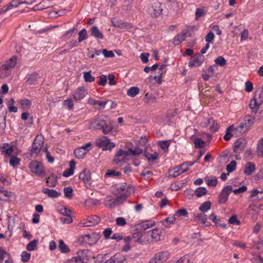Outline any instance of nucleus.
<instances>
[{
  "label": "nucleus",
  "instance_id": "nucleus-42",
  "mask_svg": "<svg viewBox=\"0 0 263 263\" xmlns=\"http://www.w3.org/2000/svg\"><path fill=\"white\" fill-rule=\"evenodd\" d=\"M59 248L60 251L64 253H66L69 252L70 250L68 246L64 243L63 240L59 241Z\"/></svg>",
  "mask_w": 263,
  "mask_h": 263
},
{
  "label": "nucleus",
  "instance_id": "nucleus-17",
  "mask_svg": "<svg viewBox=\"0 0 263 263\" xmlns=\"http://www.w3.org/2000/svg\"><path fill=\"white\" fill-rule=\"evenodd\" d=\"M87 94V90L84 87H79L73 94V98L76 101H79L84 98Z\"/></svg>",
  "mask_w": 263,
  "mask_h": 263
},
{
  "label": "nucleus",
  "instance_id": "nucleus-36",
  "mask_svg": "<svg viewBox=\"0 0 263 263\" xmlns=\"http://www.w3.org/2000/svg\"><path fill=\"white\" fill-rule=\"evenodd\" d=\"M14 100L13 98H11L8 102L7 106L8 110L10 112H16L17 108L14 106Z\"/></svg>",
  "mask_w": 263,
  "mask_h": 263
},
{
  "label": "nucleus",
  "instance_id": "nucleus-18",
  "mask_svg": "<svg viewBox=\"0 0 263 263\" xmlns=\"http://www.w3.org/2000/svg\"><path fill=\"white\" fill-rule=\"evenodd\" d=\"M88 250H80L77 253V256H75L80 263H86L88 260L87 253Z\"/></svg>",
  "mask_w": 263,
  "mask_h": 263
},
{
  "label": "nucleus",
  "instance_id": "nucleus-14",
  "mask_svg": "<svg viewBox=\"0 0 263 263\" xmlns=\"http://www.w3.org/2000/svg\"><path fill=\"white\" fill-rule=\"evenodd\" d=\"M204 61V56L200 54H195L189 63L190 67H198Z\"/></svg>",
  "mask_w": 263,
  "mask_h": 263
},
{
  "label": "nucleus",
  "instance_id": "nucleus-45",
  "mask_svg": "<svg viewBox=\"0 0 263 263\" xmlns=\"http://www.w3.org/2000/svg\"><path fill=\"white\" fill-rule=\"evenodd\" d=\"M65 197L68 199H71L73 197V190L71 187H65L63 190Z\"/></svg>",
  "mask_w": 263,
  "mask_h": 263
},
{
  "label": "nucleus",
  "instance_id": "nucleus-55",
  "mask_svg": "<svg viewBox=\"0 0 263 263\" xmlns=\"http://www.w3.org/2000/svg\"><path fill=\"white\" fill-rule=\"evenodd\" d=\"M10 258L9 254L6 251L0 247V260L3 261L5 259Z\"/></svg>",
  "mask_w": 263,
  "mask_h": 263
},
{
  "label": "nucleus",
  "instance_id": "nucleus-12",
  "mask_svg": "<svg viewBox=\"0 0 263 263\" xmlns=\"http://www.w3.org/2000/svg\"><path fill=\"white\" fill-rule=\"evenodd\" d=\"M247 145V141L245 139H238L234 144V153L239 154L242 152Z\"/></svg>",
  "mask_w": 263,
  "mask_h": 263
},
{
  "label": "nucleus",
  "instance_id": "nucleus-54",
  "mask_svg": "<svg viewBox=\"0 0 263 263\" xmlns=\"http://www.w3.org/2000/svg\"><path fill=\"white\" fill-rule=\"evenodd\" d=\"M236 162L234 160L232 161L227 165L226 170L228 173H232L236 169Z\"/></svg>",
  "mask_w": 263,
  "mask_h": 263
},
{
  "label": "nucleus",
  "instance_id": "nucleus-53",
  "mask_svg": "<svg viewBox=\"0 0 263 263\" xmlns=\"http://www.w3.org/2000/svg\"><path fill=\"white\" fill-rule=\"evenodd\" d=\"M20 162V159L18 158L16 156H11L10 159V164L15 167L17 166Z\"/></svg>",
  "mask_w": 263,
  "mask_h": 263
},
{
  "label": "nucleus",
  "instance_id": "nucleus-40",
  "mask_svg": "<svg viewBox=\"0 0 263 263\" xmlns=\"http://www.w3.org/2000/svg\"><path fill=\"white\" fill-rule=\"evenodd\" d=\"M211 206V203L210 201H208L202 203L199 208V210L202 212L204 213L207 212L210 209Z\"/></svg>",
  "mask_w": 263,
  "mask_h": 263
},
{
  "label": "nucleus",
  "instance_id": "nucleus-47",
  "mask_svg": "<svg viewBox=\"0 0 263 263\" xmlns=\"http://www.w3.org/2000/svg\"><path fill=\"white\" fill-rule=\"evenodd\" d=\"M20 103L22 107L24 109H27L29 108L31 105V101L27 99L21 100L20 101Z\"/></svg>",
  "mask_w": 263,
  "mask_h": 263
},
{
  "label": "nucleus",
  "instance_id": "nucleus-16",
  "mask_svg": "<svg viewBox=\"0 0 263 263\" xmlns=\"http://www.w3.org/2000/svg\"><path fill=\"white\" fill-rule=\"evenodd\" d=\"M100 221V218L97 215L89 216L87 220L84 222H81V224L83 227H91L98 224Z\"/></svg>",
  "mask_w": 263,
  "mask_h": 263
},
{
  "label": "nucleus",
  "instance_id": "nucleus-35",
  "mask_svg": "<svg viewBox=\"0 0 263 263\" xmlns=\"http://www.w3.org/2000/svg\"><path fill=\"white\" fill-rule=\"evenodd\" d=\"M86 153V151L81 147H78L74 151L75 156L78 159L83 158Z\"/></svg>",
  "mask_w": 263,
  "mask_h": 263
},
{
  "label": "nucleus",
  "instance_id": "nucleus-34",
  "mask_svg": "<svg viewBox=\"0 0 263 263\" xmlns=\"http://www.w3.org/2000/svg\"><path fill=\"white\" fill-rule=\"evenodd\" d=\"M175 220L176 217L175 215L170 216L164 220L162 221L161 222L165 227H168L169 224L173 223Z\"/></svg>",
  "mask_w": 263,
  "mask_h": 263
},
{
  "label": "nucleus",
  "instance_id": "nucleus-22",
  "mask_svg": "<svg viewBox=\"0 0 263 263\" xmlns=\"http://www.w3.org/2000/svg\"><path fill=\"white\" fill-rule=\"evenodd\" d=\"M88 103L93 105L96 108L99 109L105 107L107 101H100L89 98L88 100Z\"/></svg>",
  "mask_w": 263,
  "mask_h": 263
},
{
  "label": "nucleus",
  "instance_id": "nucleus-3",
  "mask_svg": "<svg viewBox=\"0 0 263 263\" xmlns=\"http://www.w3.org/2000/svg\"><path fill=\"white\" fill-rule=\"evenodd\" d=\"M92 128L101 130L104 134H107L112 129L111 125L107 124L106 121L102 118H98L91 122Z\"/></svg>",
  "mask_w": 263,
  "mask_h": 263
},
{
  "label": "nucleus",
  "instance_id": "nucleus-32",
  "mask_svg": "<svg viewBox=\"0 0 263 263\" xmlns=\"http://www.w3.org/2000/svg\"><path fill=\"white\" fill-rule=\"evenodd\" d=\"M16 56H12L7 61H6L5 65L12 70V69L14 68L16 64Z\"/></svg>",
  "mask_w": 263,
  "mask_h": 263
},
{
  "label": "nucleus",
  "instance_id": "nucleus-11",
  "mask_svg": "<svg viewBox=\"0 0 263 263\" xmlns=\"http://www.w3.org/2000/svg\"><path fill=\"white\" fill-rule=\"evenodd\" d=\"M232 190L231 185H227L222 190L219 195V203L220 204L225 203L228 199V197Z\"/></svg>",
  "mask_w": 263,
  "mask_h": 263
},
{
  "label": "nucleus",
  "instance_id": "nucleus-39",
  "mask_svg": "<svg viewBox=\"0 0 263 263\" xmlns=\"http://www.w3.org/2000/svg\"><path fill=\"white\" fill-rule=\"evenodd\" d=\"M170 140H163L158 142V145L164 152L168 150L170 145Z\"/></svg>",
  "mask_w": 263,
  "mask_h": 263
},
{
  "label": "nucleus",
  "instance_id": "nucleus-46",
  "mask_svg": "<svg viewBox=\"0 0 263 263\" xmlns=\"http://www.w3.org/2000/svg\"><path fill=\"white\" fill-rule=\"evenodd\" d=\"M83 78L86 82H92L95 81V78L91 74V71L84 72L83 73Z\"/></svg>",
  "mask_w": 263,
  "mask_h": 263
},
{
  "label": "nucleus",
  "instance_id": "nucleus-20",
  "mask_svg": "<svg viewBox=\"0 0 263 263\" xmlns=\"http://www.w3.org/2000/svg\"><path fill=\"white\" fill-rule=\"evenodd\" d=\"M145 237H147V236H144V233L142 234V232L138 231L133 233L132 239L135 242L143 244L145 243Z\"/></svg>",
  "mask_w": 263,
  "mask_h": 263
},
{
  "label": "nucleus",
  "instance_id": "nucleus-27",
  "mask_svg": "<svg viewBox=\"0 0 263 263\" xmlns=\"http://www.w3.org/2000/svg\"><path fill=\"white\" fill-rule=\"evenodd\" d=\"M11 72V70L4 64L0 68V78H6L10 74Z\"/></svg>",
  "mask_w": 263,
  "mask_h": 263
},
{
  "label": "nucleus",
  "instance_id": "nucleus-38",
  "mask_svg": "<svg viewBox=\"0 0 263 263\" xmlns=\"http://www.w3.org/2000/svg\"><path fill=\"white\" fill-rule=\"evenodd\" d=\"M207 190L204 187H199L195 191V195L197 197H200L206 194Z\"/></svg>",
  "mask_w": 263,
  "mask_h": 263
},
{
  "label": "nucleus",
  "instance_id": "nucleus-56",
  "mask_svg": "<svg viewBox=\"0 0 263 263\" xmlns=\"http://www.w3.org/2000/svg\"><path fill=\"white\" fill-rule=\"evenodd\" d=\"M129 151L130 154L134 156H139L143 153L142 149L139 147H136L134 149L130 147L129 148Z\"/></svg>",
  "mask_w": 263,
  "mask_h": 263
},
{
  "label": "nucleus",
  "instance_id": "nucleus-50",
  "mask_svg": "<svg viewBox=\"0 0 263 263\" xmlns=\"http://www.w3.org/2000/svg\"><path fill=\"white\" fill-rule=\"evenodd\" d=\"M87 37V31L85 29H83L79 32L78 43L82 42Z\"/></svg>",
  "mask_w": 263,
  "mask_h": 263
},
{
  "label": "nucleus",
  "instance_id": "nucleus-64",
  "mask_svg": "<svg viewBox=\"0 0 263 263\" xmlns=\"http://www.w3.org/2000/svg\"><path fill=\"white\" fill-rule=\"evenodd\" d=\"M214 34L212 31H210L205 36V40L207 43L212 42L214 40Z\"/></svg>",
  "mask_w": 263,
  "mask_h": 263
},
{
  "label": "nucleus",
  "instance_id": "nucleus-13",
  "mask_svg": "<svg viewBox=\"0 0 263 263\" xmlns=\"http://www.w3.org/2000/svg\"><path fill=\"white\" fill-rule=\"evenodd\" d=\"M104 263H126V258L121 253H116L109 259L106 260Z\"/></svg>",
  "mask_w": 263,
  "mask_h": 263
},
{
  "label": "nucleus",
  "instance_id": "nucleus-37",
  "mask_svg": "<svg viewBox=\"0 0 263 263\" xmlns=\"http://www.w3.org/2000/svg\"><path fill=\"white\" fill-rule=\"evenodd\" d=\"M260 104L257 102L256 99L253 98L250 101V107L252 110L253 112H256Z\"/></svg>",
  "mask_w": 263,
  "mask_h": 263
},
{
  "label": "nucleus",
  "instance_id": "nucleus-59",
  "mask_svg": "<svg viewBox=\"0 0 263 263\" xmlns=\"http://www.w3.org/2000/svg\"><path fill=\"white\" fill-rule=\"evenodd\" d=\"M174 215L175 217L186 216L187 215V212L185 209H181L177 210Z\"/></svg>",
  "mask_w": 263,
  "mask_h": 263
},
{
  "label": "nucleus",
  "instance_id": "nucleus-5",
  "mask_svg": "<svg viewBox=\"0 0 263 263\" xmlns=\"http://www.w3.org/2000/svg\"><path fill=\"white\" fill-rule=\"evenodd\" d=\"M170 253L167 251L158 252L154 255L148 261V263H164L168 258Z\"/></svg>",
  "mask_w": 263,
  "mask_h": 263
},
{
  "label": "nucleus",
  "instance_id": "nucleus-7",
  "mask_svg": "<svg viewBox=\"0 0 263 263\" xmlns=\"http://www.w3.org/2000/svg\"><path fill=\"white\" fill-rule=\"evenodd\" d=\"M43 141L39 139L37 136L34 140L33 144L30 149V155L32 157H35L41 152L43 147Z\"/></svg>",
  "mask_w": 263,
  "mask_h": 263
},
{
  "label": "nucleus",
  "instance_id": "nucleus-1",
  "mask_svg": "<svg viewBox=\"0 0 263 263\" xmlns=\"http://www.w3.org/2000/svg\"><path fill=\"white\" fill-rule=\"evenodd\" d=\"M135 191L134 187L125 183L117 187L116 197L107 196L104 199V204L105 206L112 209L123 203L126 201L128 196Z\"/></svg>",
  "mask_w": 263,
  "mask_h": 263
},
{
  "label": "nucleus",
  "instance_id": "nucleus-21",
  "mask_svg": "<svg viewBox=\"0 0 263 263\" xmlns=\"http://www.w3.org/2000/svg\"><path fill=\"white\" fill-rule=\"evenodd\" d=\"M111 24L114 27H118L122 29H127L128 28V24L120 20L113 18L111 20Z\"/></svg>",
  "mask_w": 263,
  "mask_h": 263
},
{
  "label": "nucleus",
  "instance_id": "nucleus-49",
  "mask_svg": "<svg viewBox=\"0 0 263 263\" xmlns=\"http://www.w3.org/2000/svg\"><path fill=\"white\" fill-rule=\"evenodd\" d=\"M144 155L149 162H153L158 159L159 154L157 153L150 154L148 153H145Z\"/></svg>",
  "mask_w": 263,
  "mask_h": 263
},
{
  "label": "nucleus",
  "instance_id": "nucleus-29",
  "mask_svg": "<svg viewBox=\"0 0 263 263\" xmlns=\"http://www.w3.org/2000/svg\"><path fill=\"white\" fill-rule=\"evenodd\" d=\"M207 125L209 126L210 130L215 133L218 130L219 126L216 121L212 118L208 119L207 121Z\"/></svg>",
  "mask_w": 263,
  "mask_h": 263
},
{
  "label": "nucleus",
  "instance_id": "nucleus-58",
  "mask_svg": "<svg viewBox=\"0 0 263 263\" xmlns=\"http://www.w3.org/2000/svg\"><path fill=\"white\" fill-rule=\"evenodd\" d=\"M215 62L217 65L220 66H223L226 64V61L224 58L222 56H219L216 59Z\"/></svg>",
  "mask_w": 263,
  "mask_h": 263
},
{
  "label": "nucleus",
  "instance_id": "nucleus-33",
  "mask_svg": "<svg viewBox=\"0 0 263 263\" xmlns=\"http://www.w3.org/2000/svg\"><path fill=\"white\" fill-rule=\"evenodd\" d=\"M204 180L209 186H215L217 184V179L216 177L206 176L204 178Z\"/></svg>",
  "mask_w": 263,
  "mask_h": 263
},
{
  "label": "nucleus",
  "instance_id": "nucleus-8",
  "mask_svg": "<svg viewBox=\"0 0 263 263\" xmlns=\"http://www.w3.org/2000/svg\"><path fill=\"white\" fill-rule=\"evenodd\" d=\"M147 11L152 16H159L162 12V9L161 8V3L157 1L155 2L151 7L147 8Z\"/></svg>",
  "mask_w": 263,
  "mask_h": 263
},
{
  "label": "nucleus",
  "instance_id": "nucleus-4",
  "mask_svg": "<svg viewBox=\"0 0 263 263\" xmlns=\"http://www.w3.org/2000/svg\"><path fill=\"white\" fill-rule=\"evenodd\" d=\"M31 172L36 176L42 177L45 174L44 167L43 164L38 161H32L29 165Z\"/></svg>",
  "mask_w": 263,
  "mask_h": 263
},
{
  "label": "nucleus",
  "instance_id": "nucleus-57",
  "mask_svg": "<svg viewBox=\"0 0 263 263\" xmlns=\"http://www.w3.org/2000/svg\"><path fill=\"white\" fill-rule=\"evenodd\" d=\"M194 143L196 148H202L204 145V142L200 138H196Z\"/></svg>",
  "mask_w": 263,
  "mask_h": 263
},
{
  "label": "nucleus",
  "instance_id": "nucleus-30",
  "mask_svg": "<svg viewBox=\"0 0 263 263\" xmlns=\"http://www.w3.org/2000/svg\"><path fill=\"white\" fill-rule=\"evenodd\" d=\"M90 178V172L87 169H84L79 175V178L84 183L88 182Z\"/></svg>",
  "mask_w": 263,
  "mask_h": 263
},
{
  "label": "nucleus",
  "instance_id": "nucleus-63",
  "mask_svg": "<svg viewBox=\"0 0 263 263\" xmlns=\"http://www.w3.org/2000/svg\"><path fill=\"white\" fill-rule=\"evenodd\" d=\"M100 81L98 82V84L101 86H105L107 83V77L104 74H101L99 77Z\"/></svg>",
  "mask_w": 263,
  "mask_h": 263
},
{
  "label": "nucleus",
  "instance_id": "nucleus-52",
  "mask_svg": "<svg viewBox=\"0 0 263 263\" xmlns=\"http://www.w3.org/2000/svg\"><path fill=\"white\" fill-rule=\"evenodd\" d=\"M155 224L154 221H145L141 223V226L144 230H146Z\"/></svg>",
  "mask_w": 263,
  "mask_h": 263
},
{
  "label": "nucleus",
  "instance_id": "nucleus-10",
  "mask_svg": "<svg viewBox=\"0 0 263 263\" xmlns=\"http://www.w3.org/2000/svg\"><path fill=\"white\" fill-rule=\"evenodd\" d=\"M100 238V235L97 233H92L91 234L84 235L82 236L84 243L89 245H93L96 243Z\"/></svg>",
  "mask_w": 263,
  "mask_h": 263
},
{
  "label": "nucleus",
  "instance_id": "nucleus-31",
  "mask_svg": "<svg viewBox=\"0 0 263 263\" xmlns=\"http://www.w3.org/2000/svg\"><path fill=\"white\" fill-rule=\"evenodd\" d=\"M126 157L124 156L118 157L117 152L114 159V164L119 166H122L126 162Z\"/></svg>",
  "mask_w": 263,
  "mask_h": 263
},
{
  "label": "nucleus",
  "instance_id": "nucleus-19",
  "mask_svg": "<svg viewBox=\"0 0 263 263\" xmlns=\"http://www.w3.org/2000/svg\"><path fill=\"white\" fill-rule=\"evenodd\" d=\"M45 180L46 185L50 187H55L58 183L57 177L53 173L48 177L46 178Z\"/></svg>",
  "mask_w": 263,
  "mask_h": 263
},
{
  "label": "nucleus",
  "instance_id": "nucleus-23",
  "mask_svg": "<svg viewBox=\"0 0 263 263\" xmlns=\"http://www.w3.org/2000/svg\"><path fill=\"white\" fill-rule=\"evenodd\" d=\"M255 170V165L251 162H247L244 167L243 173L247 176H250Z\"/></svg>",
  "mask_w": 263,
  "mask_h": 263
},
{
  "label": "nucleus",
  "instance_id": "nucleus-2",
  "mask_svg": "<svg viewBox=\"0 0 263 263\" xmlns=\"http://www.w3.org/2000/svg\"><path fill=\"white\" fill-rule=\"evenodd\" d=\"M254 122V118L251 116H246L239 124L232 125L229 127L231 132H236L239 134H243L250 129Z\"/></svg>",
  "mask_w": 263,
  "mask_h": 263
},
{
  "label": "nucleus",
  "instance_id": "nucleus-24",
  "mask_svg": "<svg viewBox=\"0 0 263 263\" xmlns=\"http://www.w3.org/2000/svg\"><path fill=\"white\" fill-rule=\"evenodd\" d=\"M194 221L196 222H200L203 224H205L206 226H209V224H206L207 217L205 214L200 213L197 214H194Z\"/></svg>",
  "mask_w": 263,
  "mask_h": 263
},
{
  "label": "nucleus",
  "instance_id": "nucleus-28",
  "mask_svg": "<svg viewBox=\"0 0 263 263\" xmlns=\"http://www.w3.org/2000/svg\"><path fill=\"white\" fill-rule=\"evenodd\" d=\"M90 34L96 39H103V35L101 32L99 30L98 28L93 26L90 28Z\"/></svg>",
  "mask_w": 263,
  "mask_h": 263
},
{
  "label": "nucleus",
  "instance_id": "nucleus-48",
  "mask_svg": "<svg viewBox=\"0 0 263 263\" xmlns=\"http://www.w3.org/2000/svg\"><path fill=\"white\" fill-rule=\"evenodd\" d=\"M38 79V74L36 72H34L29 76L27 80V82L29 85H32L35 83Z\"/></svg>",
  "mask_w": 263,
  "mask_h": 263
},
{
  "label": "nucleus",
  "instance_id": "nucleus-25",
  "mask_svg": "<svg viewBox=\"0 0 263 263\" xmlns=\"http://www.w3.org/2000/svg\"><path fill=\"white\" fill-rule=\"evenodd\" d=\"M42 193L51 198H57L61 195L60 193L57 192L55 190L47 188H44L42 190Z\"/></svg>",
  "mask_w": 263,
  "mask_h": 263
},
{
  "label": "nucleus",
  "instance_id": "nucleus-62",
  "mask_svg": "<svg viewBox=\"0 0 263 263\" xmlns=\"http://www.w3.org/2000/svg\"><path fill=\"white\" fill-rule=\"evenodd\" d=\"M121 173L119 172H117L112 170H108L105 174V176L114 177L120 175Z\"/></svg>",
  "mask_w": 263,
  "mask_h": 263
},
{
  "label": "nucleus",
  "instance_id": "nucleus-26",
  "mask_svg": "<svg viewBox=\"0 0 263 263\" xmlns=\"http://www.w3.org/2000/svg\"><path fill=\"white\" fill-rule=\"evenodd\" d=\"M187 33L185 31H182L180 34L176 35L174 38L173 43L175 45H179L180 43L185 40Z\"/></svg>",
  "mask_w": 263,
  "mask_h": 263
},
{
  "label": "nucleus",
  "instance_id": "nucleus-60",
  "mask_svg": "<svg viewBox=\"0 0 263 263\" xmlns=\"http://www.w3.org/2000/svg\"><path fill=\"white\" fill-rule=\"evenodd\" d=\"M30 253L23 251L21 254V260L23 262H27L30 258Z\"/></svg>",
  "mask_w": 263,
  "mask_h": 263
},
{
  "label": "nucleus",
  "instance_id": "nucleus-9",
  "mask_svg": "<svg viewBox=\"0 0 263 263\" xmlns=\"http://www.w3.org/2000/svg\"><path fill=\"white\" fill-rule=\"evenodd\" d=\"M162 233V229H155L152 231L144 232V236H147V237L151 236L153 241L157 242L163 239Z\"/></svg>",
  "mask_w": 263,
  "mask_h": 263
},
{
  "label": "nucleus",
  "instance_id": "nucleus-44",
  "mask_svg": "<svg viewBox=\"0 0 263 263\" xmlns=\"http://www.w3.org/2000/svg\"><path fill=\"white\" fill-rule=\"evenodd\" d=\"M139 92V88L137 87H132L127 90V94L128 96L134 97Z\"/></svg>",
  "mask_w": 263,
  "mask_h": 263
},
{
  "label": "nucleus",
  "instance_id": "nucleus-15",
  "mask_svg": "<svg viewBox=\"0 0 263 263\" xmlns=\"http://www.w3.org/2000/svg\"><path fill=\"white\" fill-rule=\"evenodd\" d=\"M189 170L187 167H184V164H181L174 168L173 174H170L168 177L175 178L182 173L187 172Z\"/></svg>",
  "mask_w": 263,
  "mask_h": 263
},
{
  "label": "nucleus",
  "instance_id": "nucleus-51",
  "mask_svg": "<svg viewBox=\"0 0 263 263\" xmlns=\"http://www.w3.org/2000/svg\"><path fill=\"white\" fill-rule=\"evenodd\" d=\"M37 243V240L34 239L30 241L26 247V249L29 251H32L35 250Z\"/></svg>",
  "mask_w": 263,
  "mask_h": 263
},
{
  "label": "nucleus",
  "instance_id": "nucleus-41",
  "mask_svg": "<svg viewBox=\"0 0 263 263\" xmlns=\"http://www.w3.org/2000/svg\"><path fill=\"white\" fill-rule=\"evenodd\" d=\"M144 100L147 103L156 102V97L151 93H146L144 96Z\"/></svg>",
  "mask_w": 263,
  "mask_h": 263
},
{
  "label": "nucleus",
  "instance_id": "nucleus-61",
  "mask_svg": "<svg viewBox=\"0 0 263 263\" xmlns=\"http://www.w3.org/2000/svg\"><path fill=\"white\" fill-rule=\"evenodd\" d=\"M205 14L203 9L197 8L195 12V20H198L200 17L204 16Z\"/></svg>",
  "mask_w": 263,
  "mask_h": 263
},
{
  "label": "nucleus",
  "instance_id": "nucleus-43",
  "mask_svg": "<svg viewBox=\"0 0 263 263\" xmlns=\"http://www.w3.org/2000/svg\"><path fill=\"white\" fill-rule=\"evenodd\" d=\"M256 152L258 156L263 157V138L258 141Z\"/></svg>",
  "mask_w": 263,
  "mask_h": 263
},
{
  "label": "nucleus",
  "instance_id": "nucleus-6",
  "mask_svg": "<svg viewBox=\"0 0 263 263\" xmlns=\"http://www.w3.org/2000/svg\"><path fill=\"white\" fill-rule=\"evenodd\" d=\"M96 144L99 148H102L104 151L111 150L115 146V144L110 142L109 139L105 136L97 139Z\"/></svg>",
  "mask_w": 263,
  "mask_h": 263
}]
</instances>
